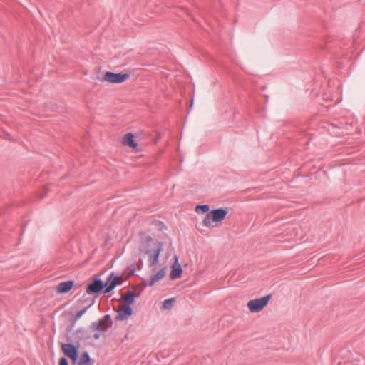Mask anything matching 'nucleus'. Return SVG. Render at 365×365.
Listing matches in <instances>:
<instances>
[{
	"label": "nucleus",
	"mask_w": 365,
	"mask_h": 365,
	"mask_svg": "<svg viewBox=\"0 0 365 365\" xmlns=\"http://www.w3.org/2000/svg\"><path fill=\"white\" fill-rule=\"evenodd\" d=\"M113 277V272L107 277V279L105 282L104 287V293H109L115 287V284L114 283V280L112 279Z\"/></svg>",
	"instance_id": "12"
},
{
	"label": "nucleus",
	"mask_w": 365,
	"mask_h": 365,
	"mask_svg": "<svg viewBox=\"0 0 365 365\" xmlns=\"http://www.w3.org/2000/svg\"><path fill=\"white\" fill-rule=\"evenodd\" d=\"M175 302V298H170V299H165L163 304V309L165 310L171 309L174 305Z\"/></svg>",
	"instance_id": "16"
},
{
	"label": "nucleus",
	"mask_w": 365,
	"mask_h": 365,
	"mask_svg": "<svg viewBox=\"0 0 365 365\" xmlns=\"http://www.w3.org/2000/svg\"><path fill=\"white\" fill-rule=\"evenodd\" d=\"M91 304H90L89 306L85 307L84 309L78 311L76 315H75V320H78L86 312V311L88 310V309L89 308V307L91 306Z\"/></svg>",
	"instance_id": "18"
},
{
	"label": "nucleus",
	"mask_w": 365,
	"mask_h": 365,
	"mask_svg": "<svg viewBox=\"0 0 365 365\" xmlns=\"http://www.w3.org/2000/svg\"><path fill=\"white\" fill-rule=\"evenodd\" d=\"M133 138L134 136L132 133L126 134L123 138V144L132 148H136L138 145L136 143L134 142Z\"/></svg>",
	"instance_id": "14"
},
{
	"label": "nucleus",
	"mask_w": 365,
	"mask_h": 365,
	"mask_svg": "<svg viewBox=\"0 0 365 365\" xmlns=\"http://www.w3.org/2000/svg\"><path fill=\"white\" fill-rule=\"evenodd\" d=\"M163 245L162 242L150 238L146 245H142L140 251L148 255V263L152 271H155L156 265L159 262V256L163 250Z\"/></svg>",
	"instance_id": "1"
},
{
	"label": "nucleus",
	"mask_w": 365,
	"mask_h": 365,
	"mask_svg": "<svg viewBox=\"0 0 365 365\" xmlns=\"http://www.w3.org/2000/svg\"><path fill=\"white\" fill-rule=\"evenodd\" d=\"M173 259L174 263L171 267V272L170 274L171 279L180 278L182 273V269L180 264L178 262V257H177V255H175L173 257Z\"/></svg>",
	"instance_id": "7"
},
{
	"label": "nucleus",
	"mask_w": 365,
	"mask_h": 365,
	"mask_svg": "<svg viewBox=\"0 0 365 365\" xmlns=\"http://www.w3.org/2000/svg\"><path fill=\"white\" fill-rule=\"evenodd\" d=\"M111 319L109 315H106L103 319L98 322L91 324L90 328L93 331H106L111 325Z\"/></svg>",
	"instance_id": "4"
},
{
	"label": "nucleus",
	"mask_w": 365,
	"mask_h": 365,
	"mask_svg": "<svg viewBox=\"0 0 365 365\" xmlns=\"http://www.w3.org/2000/svg\"><path fill=\"white\" fill-rule=\"evenodd\" d=\"M166 274V268L163 267L152 276L148 284L150 287L153 286L158 282L162 280Z\"/></svg>",
	"instance_id": "10"
},
{
	"label": "nucleus",
	"mask_w": 365,
	"mask_h": 365,
	"mask_svg": "<svg viewBox=\"0 0 365 365\" xmlns=\"http://www.w3.org/2000/svg\"><path fill=\"white\" fill-rule=\"evenodd\" d=\"M133 314V309L128 304H122L119 307L116 319L125 320Z\"/></svg>",
	"instance_id": "8"
},
{
	"label": "nucleus",
	"mask_w": 365,
	"mask_h": 365,
	"mask_svg": "<svg viewBox=\"0 0 365 365\" xmlns=\"http://www.w3.org/2000/svg\"><path fill=\"white\" fill-rule=\"evenodd\" d=\"M103 287V282L101 279H94L88 285L86 292L89 294L97 293L102 290Z\"/></svg>",
	"instance_id": "9"
},
{
	"label": "nucleus",
	"mask_w": 365,
	"mask_h": 365,
	"mask_svg": "<svg viewBox=\"0 0 365 365\" xmlns=\"http://www.w3.org/2000/svg\"><path fill=\"white\" fill-rule=\"evenodd\" d=\"M72 281H66L61 282L57 287V291L59 293H65L68 292L73 287Z\"/></svg>",
	"instance_id": "11"
},
{
	"label": "nucleus",
	"mask_w": 365,
	"mask_h": 365,
	"mask_svg": "<svg viewBox=\"0 0 365 365\" xmlns=\"http://www.w3.org/2000/svg\"><path fill=\"white\" fill-rule=\"evenodd\" d=\"M138 294H135L133 292H127L123 294L122 298L124 302V304H128L130 306L134 302V299L135 297H138Z\"/></svg>",
	"instance_id": "13"
},
{
	"label": "nucleus",
	"mask_w": 365,
	"mask_h": 365,
	"mask_svg": "<svg viewBox=\"0 0 365 365\" xmlns=\"http://www.w3.org/2000/svg\"><path fill=\"white\" fill-rule=\"evenodd\" d=\"M271 299V295H267L264 297L250 300L247 303V307L251 312H259L267 306Z\"/></svg>",
	"instance_id": "3"
},
{
	"label": "nucleus",
	"mask_w": 365,
	"mask_h": 365,
	"mask_svg": "<svg viewBox=\"0 0 365 365\" xmlns=\"http://www.w3.org/2000/svg\"><path fill=\"white\" fill-rule=\"evenodd\" d=\"M210 207L207 205H197L195 207V212L198 214H204L209 211Z\"/></svg>",
	"instance_id": "17"
},
{
	"label": "nucleus",
	"mask_w": 365,
	"mask_h": 365,
	"mask_svg": "<svg viewBox=\"0 0 365 365\" xmlns=\"http://www.w3.org/2000/svg\"><path fill=\"white\" fill-rule=\"evenodd\" d=\"M228 211L227 209L219 208L212 210L207 214L203 220V225L207 227H214L213 222H220L226 217Z\"/></svg>",
	"instance_id": "2"
},
{
	"label": "nucleus",
	"mask_w": 365,
	"mask_h": 365,
	"mask_svg": "<svg viewBox=\"0 0 365 365\" xmlns=\"http://www.w3.org/2000/svg\"><path fill=\"white\" fill-rule=\"evenodd\" d=\"M78 365H92L91 358L87 352H84L80 358Z\"/></svg>",
	"instance_id": "15"
},
{
	"label": "nucleus",
	"mask_w": 365,
	"mask_h": 365,
	"mask_svg": "<svg viewBox=\"0 0 365 365\" xmlns=\"http://www.w3.org/2000/svg\"><path fill=\"white\" fill-rule=\"evenodd\" d=\"M130 77L128 73H115L112 72H106L103 76V80L113 83H119L124 82Z\"/></svg>",
	"instance_id": "5"
},
{
	"label": "nucleus",
	"mask_w": 365,
	"mask_h": 365,
	"mask_svg": "<svg viewBox=\"0 0 365 365\" xmlns=\"http://www.w3.org/2000/svg\"><path fill=\"white\" fill-rule=\"evenodd\" d=\"M113 280H114V283L115 284V287L117 285L120 284L123 282V278L120 276H115L114 275V273L113 272Z\"/></svg>",
	"instance_id": "19"
},
{
	"label": "nucleus",
	"mask_w": 365,
	"mask_h": 365,
	"mask_svg": "<svg viewBox=\"0 0 365 365\" xmlns=\"http://www.w3.org/2000/svg\"><path fill=\"white\" fill-rule=\"evenodd\" d=\"M61 349L64 354L69 357L74 363L78 358L77 348L71 344H63Z\"/></svg>",
	"instance_id": "6"
},
{
	"label": "nucleus",
	"mask_w": 365,
	"mask_h": 365,
	"mask_svg": "<svg viewBox=\"0 0 365 365\" xmlns=\"http://www.w3.org/2000/svg\"><path fill=\"white\" fill-rule=\"evenodd\" d=\"M93 337H94L95 339H98L100 338V334H95Z\"/></svg>",
	"instance_id": "21"
},
{
	"label": "nucleus",
	"mask_w": 365,
	"mask_h": 365,
	"mask_svg": "<svg viewBox=\"0 0 365 365\" xmlns=\"http://www.w3.org/2000/svg\"><path fill=\"white\" fill-rule=\"evenodd\" d=\"M59 365H69L66 358H61L59 361Z\"/></svg>",
	"instance_id": "20"
}]
</instances>
